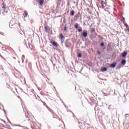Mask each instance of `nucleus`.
<instances>
[{
	"label": "nucleus",
	"instance_id": "f257e3e1",
	"mask_svg": "<svg viewBox=\"0 0 129 129\" xmlns=\"http://www.w3.org/2000/svg\"><path fill=\"white\" fill-rule=\"evenodd\" d=\"M107 4V2H106V0H105V1L101 0V3H100V5L101 6V9H104L105 7H106Z\"/></svg>",
	"mask_w": 129,
	"mask_h": 129
},
{
	"label": "nucleus",
	"instance_id": "f03ea898",
	"mask_svg": "<svg viewBox=\"0 0 129 129\" xmlns=\"http://www.w3.org/2000/svg\"><path fill=\"white\" fill-rule=\"evenodd\" d=\"M59 39L60 40L61 44H63L65 42V36L63 35V34H60Z\"/></svg>",
	"mask_w": 129,
	"mask_h": 129
},
{
	"label": "nucleus",
	"instance_id": "7ed1b4c3",
	"mask_svg": "<svg viewBox=\"0 0 129 129\" xmlns=\"http://www.w3.org/2000/svg\"><path fill=\"white\" fill-rule=\"evenodd\" d=\"M49 43L50 44H51V45H52V46H54V47H58V46H59V44H58V43L57 42H56L55 41H50L49 42Z\"/></svg>",
	"mask_w": 129,
	"mask_h": 129
},
{
	"label": "nucleus",
	"instance_id": "20e7f679",
	"mask_svg": "<svg viewBox=\"0 0 129 129\" xmlns=\"http://www.w3.org/2000/svg\"><path fill=\"white\" fill-rule=\"evenodd\" d=\"M116 62L112 63L110 65V67H111V68H115V66H116Z\"/></svg>",
	"mask_w": 129,
	"mask_h": 129
},
{
	"label": "nucleus",
	"instance_id": "39448f33",
	"mask_svg": "<svg viewBox=\"0 0 129 129\" xmlns=\"http://www.w3.org/2000/svg\"><path fill=\"white\" fill-rule=\"evenodd\" d=\"M38 2L39 3L40 6H43V4H44V0H39Z\"/></svg>",
	"mask_w": 129,
	"mask_h": 129
},
{
	"label": "nucleus",
	"instance_id": "423d86ee",
	"mask_svg": "<svg viewBox=\"0 0 129 129\" xmlns=\"http://www.w3.org/2000/svg\"><path fill=\"white\" fill-rule=\"evenodd\" d=\"M105 71H107V68H104L103 69H101V72H105Z\"/></svg>",
	"mask_w": 129,
	"mask_h": 129
},
{
	"label": "nucleus",
	"instance_id": "0eeeda50",
	"mask_svg": "<svg viewBox=\"0 0 129 129\" xmlns=\"http://www.w3.org/2000/svg\"><path fill=\"white\" fill-rule=\"evenodd\" d=\"M126 55H127V52H124L122 54V57H123L124 58V57L126 56Z\"/></svg>",
	"mask_w": 129,
	"mask_h": 129
},
{
	"label": "nucleus",
	"instance_id": "6e6552de",
	"mask_svg": "<svg viewBox=\"0 0 129 129\" xmlns=\"http://www.w3.org/2000/svg\"><path fill=\"white\" fill-rule=\"evenodd\" d=\"M83 35L84 38H86V37H87V32H84Z\"/></svg>",
	"mask_w": 129,
	"mask_h": 129
},
{
	"label": "nucleus",
	"instance_id": "1a4fd4ad",
	"mask_svg": "<svg viewBox=\"0 0 129 129\" xmlns=\"http://www.w3.org/2000/svg\"><path fill=\"white\" fill-rule=\"evenodd\" d=\"M75 14V12H74V10H73L71 12V16H73Z\"/></svg>",
	"mask_w": 129,
	"mask_h": 129
},
{
	"label": "nucleus",
	"instance_id": "9d476101",
	"mask_svg": "<svg viewBox=\"0 0 129 129\" xmlns=\"http://www.w3.org/2000/svg\"><path fill=\"white\" fill-rule=\"evenodd\" d=\"M91 33H95V28H91Z\"/></svg>",
	"mask_w": 129,
	"mask_h": 129
},
{
	"label": "nucleus",
	"instance_id": "9b49d317",
	"mask_svg": "<svg viewBox=\"0 0 129 129\" xmlns=\"http://www.w3.org/2000/svg\"><path fill=\"white\" fill-rule=\"evenodd\" d=\"M28 66H29V69L30 70H32V63H28Z\"/></svg>",
	"mask_w": 129,
	"mask_h": 129
},
{
	"label": "nucleus",
	"instance_id": "f8f14e48",
	"mask_svg": "<svg viewBox=\"0 0 129 129\" xmlns=\"http://www.w3.org/2000/svg\"><path fill=\"white\" fill-rule=\"evenodd\" d=\"M126 63V61H125V60H124V59L122 60L121 61V64L122 65L125 64Z\"/></svg>",
	"mask_w": 129,
	"mask_h": 129
},
{
	"label": "nucleus",
	"instance_id": "ddd939ff",
	"mask_svg": "<svg viewBox=\"0 0 129 129\" xmlns=\"http://www.w3.org/2000/svg\"><path fill=\"white\" fill-rule=\"evenodd\" d=\"M24 14H25V16H24V18H26L27 17H28V13L27 12V11H25L24 12Z\"/></svg>",
	"mask_w": 129,
	"mask_h": 129
},
{
	"label": "nucleus",
	"instance_id": "4468645a",
	"mask_svg": "<svg viewBox=\"0 0 129 129\" xmlns=\"http://www.w3.org/2000/svg\"><path fill=\"white\" fill-rule=\"evenodd\" d=\"M78 26H79V25L78 24V23H76V24L75 25V29H78Z\"/></svg>",
	"mask_w": 129,
	"mask_h": 129
},
{
	"label": "nucleus",
	"instance_id": "2eb2a0df",
	"mask_svg": "<svg viewBox=\"0 0 129 129\" xmlns=\"http://www.w3.org/2000/svg\"><path fill=\"white\" fill-rule=\"evenodd\" d=\"M44 29L45 30V32L47 33V32H48V28H47V27H44Z\"/></svg>",
	"mask_w": 129,
	"mask_h": 129
},
{
	"label": "nucleus",
	"instance_id": "dca6fc26",
	"mask_svg": "<svg viewBox=\"0 0 129 129\" xmlns=\"http://www.w3.org/2000/svg\"><path fill=\"white\" fill-rule=\"evenodd\" d=\"M79 33H80L81 32H82V28L80 27V29L78 30Z\"/></svg>",
	"mask_w": 129,
	"mask_h": 129
},
{
	"label": "nucleus",
	"instance_id": "f3484780",
	"mask_svg": "<svg viewBox=\"0 0 129 129\" xmlns=\"http://www.w3.org/2000/svg\"><path fill=\"white\" fill-rule=\"evenodd\" d=\"M78 56L79 58H81V57H82V56L81 55V54L80 53L78 54Z\"/></svg>",
	"mask_w": 129,
	"mask_h": 129
},
{
	"label": "nucleus",
	"instance_id": "a211bd4d",
	"mask_svg": "<svg viewBox=\"0 0 129 129\" xmlns=\"http://www.w3.org/2000/svg\"><path fill=\"white\" fill-rule=\"evenodd\" d=\"M100 45H101V47H104V43L103 42L101 43Z\"/></svg>",
	"mask_w": 129,
	"mask_h": 129
},
{
	"label": "nucleus",
	"instance_id": "6ab92c4d",
	"mask_svg": "<svg viewBox=\"0 0 129 129\" xmlns=\"http://www.w3.org/2000/svg\"><path fill=\"white\" fill-rule=\"evenodd\" d=\"M64 30L65 31V32H66L67 31V27H64Z\"/></svg>",
	"mask_w": 129,
	"mask_h": 129
},
{
	"label": "nucleus",
	"instance_id": "aec40b11",
	"mask_svg": "<svg viewBox=\"0 0 129 129\" xmlns=\"http://www.w3.org/2000/svg\"><path fill=\"white\" fill-rule=\"evenodd\" d=\"M75 18H79V17H78V16L77 15H76L75 16Z\"/></svg>",
	"mask_w": 129,
	"mask_h": 129
},
{
	"label": "nucleus",
	"instance_id": "412c9836",
	"mask_svg": "<svg viewBox=\"0 0 129 129\" xmlns=\"http://www.w3.org/2000/svg\"><path fill=\"white\" fill-rule=\"evenodd\" d=\"M2 8H3L4 10H6V7H3Z\"/></svg>",
	"mask_w": 129,
	"mask_h": 129
},
{
	"label": "nucleus",
	"instance_id": "4be33fe9",
	"mask_svg": "<svg viewBox=\"0 0 129 129\" xmlns=\"http://www.w3.org/2000/svg\"><path fill=\"white\" fill-rule=\"evenodd\" d=\"M97 53L99 54H100V52L97 51Z\"/></svg>",
	"mask_w": 129,
	"mask_h": 129
},
{
	"label": "nucleus",
	"instance_id": "5701e85b",
	"mask_svg": "<svg viewBox=\"0 0 129 129\" xmlns=\"http://www.w3.org/2000/svg\"><path fill=\"white\" fill-rule=\"evenodd\" d=\"M79 124H80V125H81V124H82V123L79 122Z\"/></svg>",
	"mask_w": 129,
	"mask_h": 129
},
{
	"label": "nucleus",
	"instance_id": "b1692460",
	"mask_svg": "<svg viewBox=\"0 0 129 129\" xmlns=\"http://www.w3.org/2000/svg\"><path fill=\"white\" fill-rule=\"evenodd\" d=\"M23 58H25V55H23L22 58H23Z\"/></svg>",
	"mask_w": 129,
	"mask_h": 129
},
{
	"label": "nucleus",
	"instance_id": "393cba45",
	"mask_svg": "<svg viewBox=\"0 0 129 129\" xmlns=\"http://www.w3.org/2000/svg\"><path fill=\"white\" fill-rule=\"evenodd\" d=\"M103 49V50H105V47H104Z\"/></svg>",
	"mask_w": 129,
	"mask_h": 129
},
{
	"label": "nucleus",
	"instance_id": "a878e982",
	"mask_svg": "<svg viewBox=\"0 0 129 129\" xmlns=\"http://www.w3.org/2000/svg\"><path fill=\"white\" fill-rule=\"evenodd\" d=\"M122 19H123V20H125L124 18H123V17H122Z\"/></svg>",
	"mask_w": 129,
	"mask_h": 129
},
{
	"label": "nucleus",
	"instance_id": "bb28decb",
	"mask_svg": "<svg viewBox=\"0 0 129 129\" xmlns=\"http://www.w3.org/2000/svg\"><path fill=\"white\" fill-rule=\"evenodd\" d=\"M58 1V2H60V1H61V0H57Z\"/></svg>",
	"mask_w": 129,
	"mask_h": 129
},
{
	"label": "nucleus",
	"instance_id": "cd10ccee",
	"mask_svg": "<svg viewBox=\"0 0 129 129\" xmlns=\"http://www.w3.org/2000/svg\"><path fill=\"white\" fill-rule=\"evenodd\" d=\"M39 102H40V103H42V102H41V101H39Z\"/></svg>",
	"mask_w": 129,
	"mask_h": 129
},
{
	"label": "nucleus",
	"instance_id": "c85d7f7f",
	"mask_svg": "<svg viewBox=\"0 0 129 129\" xmlns=\"http://www.w3.org/2000/svg\"><path fill=\"white\" fill-rule=\"evenodd\" d=\"M83 125H84V124H83Z\"/></svg>",
	"mask_w": 129,
	"mask_h": 129
}]
</instances>
